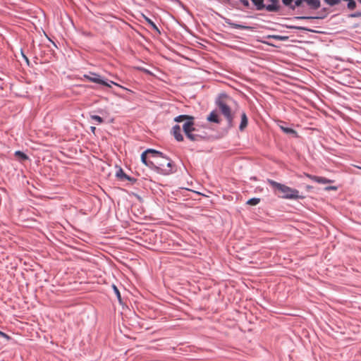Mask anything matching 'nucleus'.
<instances>
[{
  "label": "nucleus",
  "mask_w": 361,
  "mask_h": 361,
  "mask_svg": "<svg viewBox=\"0 0 361 361\" xmlns=\"http://www.w3.org/2000/svg\"><path fill=\"white\" fill-rule=\"evenodd\" d=\"M194 120L195 118L189 115H179L174 118L175 122L184 121L183 130L190 140L198 142L206 139L208 137L207 133L196 126Z\"/></svg>",
  "instance_id": "obj_1"
},
{
  "label": "nucleus",
  "mask_w": 361,
  "mask_h": 361,
  "mask_svg": "<svg viewBox=\"0 0 361 361\" xmlns=\"http://www.w3.org/2000/svg\"><path fill=\"white\" fill-rule=\"evenodd\" d=\"M150 154L154 158L161 157L164 159H166L169 161V159L165 156L162 152L157 151L154 149H147L145 152H143L141 154V161L149 168L155 170L159 173L163 175H168L171 173V162L169 161L167 163V168L164 167V164H161L159 161H151L147 160V154Z\"/></svg>",
  "instance_id": "obj_2"
},
{
  "label": "nucleus",
  "mask_w": 361,
  "mask_h": 361,
  "mask_svg": "<svg viewBox=\"0 0 361 361\" xmlns=\"http://www.w3.org/2000/svg\"><path fill=\"white\" fill-rule=\"evenodd\" d=\"M267 182L272 188L274 192L282 198L291 200L304 198V196L299 195V191L296 189L291 188L271 179H268Z\"/></svg>",
  "instance_id": "obj_3"
},
{
  "label": "nucleus",
  "mask_w": 361,
  "mask_h": 361,
  "mask_svg": "<svg viewBox=\"0 0 361 361\" xmlns=\"http://www.w3.org/2000/svg\"><path fill=\"white\" fill-rule=\"evenodd\" d=\"M232 102V99L226 94H221L216 100V104L219 109L220 112L226 119L229 128L234 126V114L232 113L230 107V104Z\"/></svg>",
  "instance_id": "obj_4"
},
{
  "label": "nucleus",
  "mask_w": 361,
  "mask_h": 361,
  "mask_svg": "<svg viewBox=\"0 0 361 361\" xmlns=\"http://www.w3.org/2000/svg\"><path fill=\"white\" fill-rule=\"evenodd\" d=\"M84 78L87 80L94 83L107 85V82H105V80L103 79L100 75L95 73L90 72L88 74L84 75Z\"/></svg>",
  "instance_id": "obj_5"
},
{
  "label": "nucleus",
  "mask_w": 361,
  "mask_h": 361,
  "mask_svg": "<svg viewBox=\"0 0 361 361\" xmlns=\"http://www.w3.org/2000/svg\"><path fill=\"white\" fill-rule=\"evenodd\" d=\"M303 2L306 3L312 9H317L320 7L319 0H295V6H301Z\"/></svg>",
  "instance_id": "obj_6"
},
{
  "label": "nucleus",
  "mask_w": 361,
  "mask_h": 361,
  "mask_svg": "<svg viewBox=\"0 0 361 361\" xmlns=\"http://www.w3.org/2000/svg\"><path fill=\"white\" fill-rule=\"evenodd\" d=\"M270 4H265V8L269 12H277L280 9L279 0H268Z\"/></svg>",
  "instance_id": "obj_7"
},
{
  "label": "nucleus",
  "mask_w": 361,
  "mask_h": 361,
  "mask_svg": "<svg viewBox=\"0 0 361 361\" xmlns=\"http://www.w3.org/2000/svg\"><path fill=\"white\" fill-rule=\"evenodd\" d=\"M171 133L174 136V138L178 141H183V136L181 134V130L179 125H175L171 130Z\"/></svg>",
  "instance_id": "obj_8"
},
{
  "label": "nucleus",
  "mask_w": 361,
  "mask_h": 361,
  "mask_svg": "<svg viewBox=\"0 0 361 361\" xmlns=\"http://www.w3.org/2000/svg\"><path fill=\"white\" fill-rule=\"evenodd\" d=\"M225 23L230 25L231 27L233 28H235V29H240V30H250L252 27H250V26H247V25H240V24H238V23H233L231 20L228 19V18H226L225 19Z\"/></svg>",
  "instance_id": "obj_9"
},
{
  "label": "nucleus",
  "mask_w": 361,
  "mask_h": 361,
  "mask_svg": "<svg viewBox=\"0 0 361 361\" xmlns=\"http://www.w3.org/2000/svg\"><path fill=\"white\" fill-rule=\"evenodd\" d=\"M248 119L247 115L245 112L241 114V121L239 126V130L240 131H243L245 128L247 126Z\"/></svg>",
  "instance_id": "obj_10"
},
{
  "label": "nucleus",
  "mask_w": 361,
  "mask_h": 361,
  "mask_svg": "<svg viewBox=\"0 0 361 361\" xmlns=\"http://www.w3.org/2000/svg\"><path fill=\"white\" fill-rule=\"evenodd\" d=\"M207 120L212 123H219L220 120L219 118L218 114L214 111H212L209 115L207 116Z\"/></svg>",
  "instance_id": "obj_11"
},
{
  "label": "nucleus",
  "mask_w": 361,
  "mask_h": 361,
  "mask_svg": "<svg viewBox=\"0 0 361 361\" xmlns=\"http://www.w3.org/2000/svg\"><path fill=\"white\" fill-rule=\"evenodd\" d=\"M252 4L255 6L257 11H262L265 8L264 0H251Z\"/></svg>",
  "instance_id": "obj_12"
},
{
  "label": "nucleus",
  "mask_w": 361,
  "mask_h": 361,
  "mask_svg": "<svg viewBox=\"0 0 361 361\" xmlns=\"http://www.w3.org/2000/svg\"><path fill=\"white\" fill-rule=\"evenodd\" d=\"M280 128L283 133L286 134L293 135L294 137H298V133L294 129L288 127H285L283 126H280Z\"/></svg>",
  "instance_id": "obj_13"
},
{
  "label": "nucleus",
  "mask_w": 361,
  "mask_h": 361,
  "mask_svg": "<svg viewBox=\"0 0 361 361\" xmlns=\"http://www.w3.org/2000/svg\"><path fill=\"white\" fill-rule=\"evenodd\" d=\"M314 181L321 184H326L333 182L332 180L321 176H317V178H314Z\"/></svg>",
  "instance_id": "obj_14"
},
{
  "label": "nucleus",
  "mask_w": 361,
  "mask_h": 361,
  "mask_svg": "<svg viewBox=\"0 0 361 361\" xmlns=\"http://www.w3.org/2000/svg\"><path fill=\"white\" fill-rule=\"evenodd\" d=\"M295 0H282V2L285 6H287L294 9L295 7L299 6H295Z\"/></svg>",
  "instance_id": "obj_15"
},
{
  "label": "nucleus",
  "mask_w": 361,
  "mask_h": 361,
  "mask_svg": "<svg viewBox=\"0 0 361 361\" xmlns=\"http://www.w3.org/2000/svg\"><path fill=\"white\" fill-rule=\"evenodd\" d=\"M260 202V198L253 197L247 201V204L255 206Z\"/></svg>",
  "instance_id": "obj_16"
},
{
  "label": "nucleus",
  "mask_w": 361,
  "mask_h": 361,
  "mask_svg": "<svg viewBox=\"0 0 361 361\" xmlns=\"http://www.w3.org/2000/svg\"><path fill=\"white\" fill-rule=\"evenodd\" d=\"M267 38L268 39H278V40H280V41H285L288 39V37L286 36H281V35H268L267 37Z\"/></svg>",
  "instance_id": "obj_17"
},
{
  "label": "nucleus",
  "mask_w": 361,
  "mask_h": 361,
  "mask_svg": "<svg viewBox=\"0 0 361 361\" xmlns=\"http://www.w3.org/2000/svg\"><path fill=\"white\" fill-rule=\"evenodd\" d=\"M145 19L146 22L148 23V25H149L154 30L159 31V29L156 24L150 18L145 16Z\"/></svg>",
  "instance_id": "obj_18"
},
{
  "label": "nucleus",
  "mask_w": 361,
  "mask_h": 361,
  "mask_svg": "<svg viewBox=\"0 0 361 361\" xmlns=\"http://www.w3.org/2000/svg\"><path fill=\"white\" fill-rule=\"evenodd\" d=\"M15 154L17 157H20L23 160H25V159H28L27 156L23 152L17 151V152H16Z\"/></svg>",
  "instance_id": "obj_19"
},
{
  "label": "nucleus",
  "mask_w": 361,
  "mask_h": 361,
  "mask_svg": "<svg viewBox=\"0 0 361 361\" xmlns=\"http://www.w3.org/2000/svg\"><path fill=\"white\" fill-rule=\"evenodd\" d=\"M166 157L169 159V161H167L166 159H162L161 157H159V158H156L157 159L156 161H159V162H161V164H164V167L167 168V163L169 161H171L172 163V161H171V159L168 157Z\"/></svg>",
  "instance_id": "obj_20"
},
{
  "label": "nucleus",
  "mask_w": 361,
  "mask_h": 361,
  "mask_svg": "<svg viewBox=\"0 0 361 361\" xmlns=\"http://www.w3.org/2000/svg\"><path fill=\"white\" fill-rule=\"evenodd\" d=\"M126 174L123 172V169L120 168L116 172V176L121 179H123Z\"/></svg>",
  "instance_id": "obj_21"
},
{
  "label": "nucleus",
  "mask_w": 361,
  "mask_h": 361,
  "mask_svg": "<svg viewBox=\"0 0 361 361\" xmlns=\"http://www.w3.org/2000/svg\"><path fill=\"white\" fill-rule=\"evenodd\" d=\"M91 118L92 120L97 121L98 124L102 123L104 121L103 118L97 115L91 116Z\"/></svg>",
  "instance_id": "obj_22"
},
{
  "label": "nucleus",
  "mask_w": 361,
  "mask_h": 361,
  "mask_svg": "<svg viewBox=\"0 0 361 361\" xmlns=\"http://www.w3.org/2000/svg\"><path fill=\"white\" fill-rule=\"evenodd\" d=\"M105 82H107V85H104V86H106V87H111V84H113V85H116V86H118V87H121V88H123L121 85H118V83L114 82H113V81H111V80H105Z\"/></svg>",
  "instance_id": "obj_23"
},
{
  "label": "nucleus",
  "mask_w": 361,
  "mask_h": 361,
  "mask_svg": "<svg viewBox=\"0 0 361 361\" xmlns=\"http://www.w3.org/2000/svg\"><path fill=\"white\" fill-rule=\"evenodd\" d=\"M113 288H114V291L115 294L117 296L118 300L121 302V294H120V292H119L118 288L115 285H113Z\"/></svg>",
  "instance_id": "obj_24"
},
{
  "label": "nucleus",
  "mask_w": 361,
  "mask_h": 361,
  "mask_svg": "<svg viewBox=\"0 0 361 361\" xmlns=\"http://www.w3.org/2000/svg\"><path fill=\"white\" fill-rule=\"evenodd\" d=\"M350 18H356L361 17V11H357L349 15Z\"/></svg>",
  "instance_id": "obj_25"
},
{
  "label": "nucleus",
  "mask_w": 361,
  "mask_h": 361,
  "mask_svg": "<svg viewBox=\"0 0 361 361\" xmlns=\"http://www.w3.org/2000/svg\"><path fill=\"white\" fill-rule=\"evenodd\" d=\"M0 336L2 337V338H4L7 341L11 339V337L8 334L4 333L1 331H0Z\"/></svg>",
  "instance_id": "obj_26"
},
{
  "label": "nucleus",
  "mask_w": 361,
  "mask_h": 361,
  "mask_svg": "<svg viewBox=\"0 0 361 361\" xmlns=\"http://www.w3.org/2000/svg\"><path fill=\"white\" fill-rule=\"evenodd\" d=\"M295 18L297 19H315L318 18V17H312V16H298Z\"/></svg>",
  "instance_id": "obj_27"
},
{
  "label": "nucleus",
  "mask_w": 361,
  "mask_h": 361,
  "mask_svg": "<svg viewBox=\"0 0 361 361\" xmlns=\"http://www.w3.org/2000/svg\"><path fill=\"white\" fill-rule=\"evenodd\" d=\"M240 1L243 4V5L245 8H249L250 7L249 0H240Z\"/></svg>",
  "instance_id": "obj_28"
},
{
  "label": "nucleus",
  "mask_w": 361,
  "mask_h": 361,
  "mask_svg": "<svg viewBox=\"0 0 361 361\" xmlns=\"http://www.w3.org/2000/svg\"><path fill=\"white\" fill-rule=\"evenodd\" d=\"M123 179L128 180H129V181H130L132 183H135L136 181L135 178H132V177H130V176H129L128 175H126Z\"/></svg>",
  "instance_id": "obj_29"
},
{
  "label": "nucleus",
  "mask_w": 361,
  "mask_h": 361,
  "mask_svg": "<svg viewBox=\"0 0 361 361\" xmlns=\"http://www.w3.org/2000/svg\"><path fill=\"white\" fill-rule=\"evenodd\" d=\"M305 176L309 178L310 179L314 180V178H317L316 176H312V175H310V174H308V173H306Z\"/></svg>",
  "instance_id": "obj_30"
},
{
  "label": "nucleus",
  "mask_w": 361,
  "mask_h": 361,
  "mask_svg": "<svg viewBox=\"0 0 361 361\" xmlns=\"http://www.w3.org/2000/svg\"><path fill=\"white\" fill-rule=\"evenodd\" d=\"M326 190H336V187H335V186L326 187Z\"/></svg>",
  "instance_id": "obj_31"
},
{
  "label": "nucleus",
  "mask_w": 361,
  "mask_h": 361,
  "mask_svg": "<svg viewBox=\"0 0 361 361\" xmlns=\"http://www.w3.org/2000/svg\"><path fill=\"white\" fill-rule=\"evenodd\" d=\"M294 28L301 30H307V29L303 27H294Z\"/></svg>",
  "instance_id": "obj_32"
},
{
  "label": "nucleus",
  "mask_w": 361,
  "mask_h": 361,
  "mask_svg": "<svg viewBox=\"0 0 361 361\" xmlns=\"http://www.w3.org/2000/svg\"><path fill=\"white\" fill-rule=\"evenodd\" d=\"M95 129H96L95 127H93V126L91 127V130L92 132H94L95 130Z\"/></svg>",
  "instance_id": "obj_33"
},
{
  "label": "nucleus",
  "mask_w": 361,
  "mask_h": 361,
  "mask_svg": "<svg viewBox=\"0 0 361 361\" xmlns=\"http://www.w3.org/2000/svg\"><path fill=\"white\" fill-rule=\"evenodd\" d=\"M23 57L25 58V59L26 60L27 62H28V59L25 56L23 55Z\"/></svg>",
  "instance_id": "obj_34"
},
{
  "label": "nucleus",
  "mask_w": 361,
  "mask_h": 361,
  "mask_svg": "<svg viewBox=\"0 0 361 361\" xmlns=\"http://www.w3.org/2000/svg\"><path fill=\"white\" fill-rule=\"evenodd\" d=\"M361 4V0H357Z\"/></svg>",
  "instance_id": "obj_35"
}]
</instances>
